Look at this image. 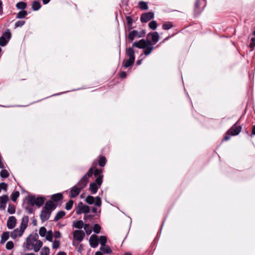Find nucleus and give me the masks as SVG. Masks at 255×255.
<instances>
[{
	"mask_svg": "<svg viewBox=\"0 0 255 255\" xmlns=\"http://www.w3.org/2000/svg\"><path fill=\"white\" fill-rule=\"evenodd\" d=\"M38 236L36 233L34 235H30L26 240V242L23 243V247L26 248V250H34L35 252H38L42 246V242L38 240Z\"/></svg>",
	"mask_w": 255,
	"mask_h": 255,
	"instance_id": "nucleus-1",
	"label": "nucleus"
},
{
	"mask_svg": "<svg viewBox=\"0 0 255 255\" xmlns=\"http://www.w3.org/2000/svg\"><path fill=\"white\" fill-rule=\"evenodd\" d=\"M103 169H96L94 172V176L96 177L95 181L92 182L90 184L89 189L92 194H95L98 188L101 186L103 182Z\"/></svg>",
	"mask_w": 255,
	"mask_h": 255,
	"instance_id": "nucleus-2",
	"label": "nucleus"
},
{
	"mask_svg": "<svg viewBox=\"0 0 255 255\" xmlns=\"http://www.w3.org/2000/svg\"><path fill=\"white\" fill-rule=\"evenodd\" d=\"M56 208L55 205L51 201H48L43 207L40 215V219L42 222L47 221L50 217L52 212Z\"/></svg>",
	"mask_w": 255,
	"mask_h": 255,
	"instance_id": "nucleus-3",
	"label": "nucleus"
},
{
	"mask_svg": "<svg viewBox=\"0 0 255 255\" xmlns=\"http://www.w3.org/2000/svg\"><path fill=\"white\" fill-rule=\"evenodd\" d=\"M29 218L28 216H24L21 220L19 229L16 228L11 232L10 237L13 239H16L17 237H21L27 227Z\"/></svg>",
	"mask_w": 255,
	"mask_h": 255,
	"instance_id": "nucleus-4",
	"label": "nucleus"
},
{
	"mask_svg": "<svg viewBox=\"0 0 255 255\" xmlns=\"http://www.w3.org/2000/svg\"><path fill=\"white\" fill-rule=\"evenodd\" d=\"M242 126L240 125V120H239L226 133L223 141L228 140L231 136L238 135L242 130Z\"/></svg>",
	"mask_w": 255,
	"mask_h": 255,
	"instance_id": "nucleus-5",
	"label": "nucleus"
},
{
	"mask_svg": "<svg viewBox=\"0 0 255 255\" xmlns=\"http://www.w3.org/2000/svg\"><path fill=\"white\" fill-rule=\"evenodd\" d=\"M86 186V185L80 180L76 185L74 186L70 189L69 193L70 197L74 198L77 197L80 194L81 191Z\"/></svg>",
	"mask_w": 255,
	"mask_h": 255,
	"instance_id": "nucleus-6",
	"label": "nucleus"
},
{
	"mask_svg": "<svg viewBox=\"0 0 255 255\" xmlns=\"http://www.w3.org/2000/svg\"><path fill=\"white\" fill-rule=\"evenodd\" d=\"M85 201L90 205H92L94 203L95 205L98 207H100L102 204L101 199L99 196L94 198V197L89 195L86 197Z\"/></svg>",
	"mask_w": 255,
	"mask_h": 255,
	"instance_id": "nucleus-7",
	"label": "nucleus"
},
{
	"mask_svg": "<svg viewBox=\"0 0 255 255\" xmlns=\"http://www.w3.org/2000/svg\"><path fill=\"white\" fill-rule=\"evenodd\" d=\"M90 210V207L88 205H84L82 202H80L78 205L76 212L77 214L79 215L82 213H88Z\"/></svg>",
	"mask_w": 255,
	"mask_h": 255,
	"instance_id": "nucleus-8",
	"label": "nucleus"
},
{
	"mask_svg": "<svg viewBox=\"0 0 255 255\" xmlns=\"http://www.w3.org/2000/svg\"><path fill=\"white\" fill-rule=\"evenodd\" d=\"M98 169L96 168L95 166H93L89 169L88 172L80 179V181L82 182L85 185H87L89 178L92 176L93 174L94 175L95 170Z\"/></svg>",
	"mask_w": 255,
	"mask_h": 255,
	"instance_id": "nucleus-9",
	"label": "nucleus"
},
{
	"mask_svg": "<svg viewBox=\"0 0 255 255\" xmlns=\"http://www.w3.org/2000/svg\"><path fill=\"white\" fill-rule=\"evenodd\" d=\"M145 33L144 30H142L140 32L137 30H132L128 33V39L130 41H132L135 37H141L143 36Z\"/></svg>",
	"mask_w": 255,
	"mask_h": 255,
	"instance_id": "nucleus-10",
	"label": "nucleus"
},
{
	"mask_svg": "<svg viewBox=\"0 0 255 255\" xmlns=\"http://www.w3.org/2000/svg\"><path fill=\"white\" fill-rule=\"evenodd\" d=\"M73 235L74 240L79 242H82L85 236L84 232L81 230L74 231L73 233Z\"/></svg>",
	"mask_w": 255,
	"mask_h": 255,
	"instance_id": "nucleus-11",
	"label": "nucleus"
},
{
	"mask_svg": "<svg viewBox=\"0 0 255 255\" xmlns=\"http://www.w3.org/2000/svg\"><path fill=\"white\" fill-rule=\"evenodd\" d=\"M150 40L142 39L138 41H136L133 43L132 47H137L140 49L145 48V47H147L148 45H150Z\"/></svg>",
	"mask_w": 255,
	"mask_h": 255,
	"instance_id": "nucleus-12",
	"label": "nucleus"
},
{
	"mask_svg": "<svg viewBox=\"0 0 255 255\" xmlns=\"http://www.w3.org/2000/svg\"><path fill=\"white\" fill-rule=\"evenodd\" d=\"M159 39V34L157 32L149 33L147 35V40L150 39L153 45L156 43Z\"/></svg>",
	"mask_w": 255,
	"mask_h": 255,
	"instance_id": "nucleus-13",
	"label": "nucleus"
},
{
	"mask_svg": "<svg viewBox=\"0 0 255 255\" xmlns=\"http://www.w3.org/2000/svg\"><path fill=\"white\" fill-rule=\"evenodd\" d=\"M154 13L152 12H148L143 13L140 17V20L142 23H145L152 19Z\"/></svg>",
	"mask_w": 255,
	"mask_h": 255,
	"instance_id": "nucleus-14",
	"label": "nucleus"
},
{
	"mask_svg": "<svg viewBox=\"0 0 255 255\" xmlns=\"http://www.w3.org/2000/svg\"><path fill=\"white\" fill-rule=\"evenodd\" d=\"M98 238L96 235H92L89 240L90 245L92 248H95L98 245Z\"/></svg>",
	"mask_w": 255,
	"mask_h": 255,
	"instance_id": "nucleus-15",
	"label": "nucleus"
},
{
	"mask_svg": "<svg viewBox=\"0 0 255 255\" xmlns=\"http://www.w3.org/2000/svg\"><path fill=\"white\" fill-rule=\"evenodd\" d=\"M8 201V197L6 195L0 196V209L4 210L5 208L6 203Z\"/></svg>",
	"mask_w": 255,
	"mask_h": 255,
	"instance_id": "nucleus-16",
	"label": "nucleus"
},
{
	"mask_svg": "<svg viewBox=\"0 0 255 255\" xmlns=\"http://www.w3.org/2000/svg\"><path fill=\"white\" fill-rule=\"evenodd\" d=\"M16 218L14 216H11L8 218L7 221V227L9 229L14 228L16 224Z\"/></svg>",
	"mask_w": 255,
	"mask_h": 255,
	"instance_id": "nucleus-17",
	"label": "nucleus"
},
{
	"mask_svg": "<svg viewBox=\"0 0 255 255\" xmlns=\"http://www.w3.org/2000/svg\"><path fill=\"white\" fill-rule=\"evenodd\" d=\"M203 0H196L194 5V12L195 15H198L201 12V10L199 8L200 5Z\"/></svg>",
	"mask_w": 255,
	"mask_h": 255,
	"instance_id": "nucleus-18",
	"label": "nucleus"
},
{
	"mask_svg": "<svg viewBox=\"0 0 255 255\" xmlns=\"http://www.w3.org/2000/svg\"><path fill=\"white\" fill-rule=\"evenodd\" d=\"M153 48L154 47H153V44L150 40V45L148 44V46L144 48V50L143 51V54L145 55H149L152 51Z\"/></svg>",
	"mask_w": 255,
	"mask_h": 255,
	"instance_id": "nucleus-19",
	"label": "nucleus"
},
{
	"mask_svg": "<svg viewBox=\"0 0 255 255\" xmlns=\"http://www.w3.org/2000/svg\"><path fill=\"white\" fill-rule=\"evenodd\" d=\"M63 198V194L62 193H57L53 194L51 196V200L55 202H57Z\"/></svg>",
	"mask_w": 255,
	"mask_h": 255,
	"instance_id": "nucleus-20",
	"label": "nucleus"
},
{
	"mask_svg": "<svg viewBox=\"0 0 255 255\" xmlns=\"http://www.w3.org/2000/svg\"><path fill=\"white\" fill-rule=\"evenodd\" d=\"M126 55L131 59L135 60L134 51L132 48L129 47L126 49Z\"/></svg>",
	"mask_w": 255,
	"mask_h": 255,
	"instance_id": "nucleus-21",
	"label": "nucleus"
},
{
	"mask_svg": "<svg viewBox=\"0 0 255 255\" xmlns=\"http://www.w3.org/2000/svg\"><path fill=\"white\" fill-rule=\"evenodd\" d=\"M84 225L83 221L82 220L75 221L73 223V227L79 229L83 228Z\"/></svg>",
	"mask_w": 255,
	"mask_h": 255,
	"instance_id": "nucleus-22",
	"label": "nucleus"
},
{
	"mask_svg": "<svg viewBox=\"0 0 255 255\" xmlns=\"http://www.w3.org/2000/svg\"><path fill=\"white\" fill-rule=\"evenodd\" d=\"M134 60L128 58V59H125L123 61V65L125 68H128L131 66L134 63Z\"/></svg>",
	"mask_w": 255,
	"mask_h": 255,
	"instance_id": "nucleus-23",
	"label": "nucleus"
},
{
	"mask_svg": "<svg viewBox=\"0 0 255 255\" xmlns=\"http://www.w3.org/2000/svg\"><path fill=\"white\" fill-rule=\"evenodd\" d=\"M41 7V4L39 1L34 0L31 4V7L33 10L37 11L39 10Z\"/></svg>",
	"mask_w": 255,
	"mask_h": 255,
	"instance_id": "nucleus-24",
	"label": "nucleus"
},
{
	"mask_svg": "<svg viewBox=\"0 0 255 255\" xmlns=\"http://www.w3.org/2000/svg\"><path fill=\"white\" fill-rule=\"evenodd\" d=\"M36 198L34 195H29L27 198V204L31 205L34 206L35 203H36Z\"/></svg>",
	"mask_w": 255,
	"mask_h": 255,
	"instance_id": "nucleus-25",
	"label": "nucleus"
},
{
	"mask_svg": "<svg viewBox=\"0 0 255 255\" xmlns=\"http://www.w3.org/2000/svg\"><path fill=\"white\" fill-rule=\"evenodd\" d=\"M9 232H3L1 236V240L0 243L3 244L9 238Z\"/></svg>",
	"mask_w": 255,
	"mask_h": 255,
	"instance_id": "nucleus-26",
	"label": "nucleus"
},
{
	"mask_svg": "<svg viewBox=\"0 0 255 255\" xmlns=\"http://www.w3.org/2000/svg\"><path fill=\"white\" fill-rule=\"evenodd\" d=\"M65 214L66 213L64 211H60L58 212L56 214L53 221L54 222L58 221L59 220L62 219L65 215Z\"/></svg>",
	"mask_w": 255,
	"mask_h": 255,
	"instance_id": "nucleus-27",
	"label": "nucleus"
},
{
	"mask_svg": "<svg viewBox=\"0 0 255 255\" xmlns=\"http://www.w3.org/2000/svg\"><path fill=\"white\" fill-rule=\"evenodd\" d=\"M107 161V160L104 156H103V155L99 156L98 164L101 167H104L106 165Z\"/></svg>",
	"mask_w": 255,
	"mask_h": 255,
	"instance_id": "nucleus-28",
	"label": "nucleus"
},
{
	"mask_svg": "<svg viewBox=\"0 0 255 255\" xmlns=\"http://www.w3.org/2000/svg\"><path fill=\"white\" fill-rule=\"evenodd\" d=\"M27 14V12L26 10H21L17 13L16 18L19 19L23 18L25 17Z\"/></svg>",
	"mask_w": 255,
	"mask_h": 255,
	"instance_id": "nucleus-29",
	"label": "nucleus"
},
{
	"mask_svg": "<svg viewBox=\"0 0 255 255\" xmlns=\"http://www.w3.org/2000/svg\"><path fill=\"white\" fill-rule=\"evenodd\" d=\"M44 198L42 197H37L36 198V203H35V205L39 207H41L44 204Z\"/></svg>",
	"mask_w": 255,
	"mask_h": 255,
	"instance_id": "nucleus-30",
	"label": "nucleus"
},
{
	"mask_svg": "<svg viewBox=\"0 0 255 255\" xmlns=\"http://www.w3.org/2000/svg\"><path fill=\"white\" fill-rule=\"evenodd\" d=\"M27 4L24 1H20L16 4V7L18 9L24 10L26 8Z\"/></svg>",
	"mask_w": 255,
	"mask_h": 255,
	"instance_id": "nucleus-31",
	"label": "nucleus"
},
{
	"mask_svg": "<svg viewBox=\"0 0 255 255\" xmlns=\"http://www.w3.org/2000/svg\"><path fill=\"white\" fill-rule=\"evenodd\" d=\"M46 237V239L49 241V242H52V239H53V232L51 230H49L48 231H47L45 236Z\"/></svg>",
	"mask_w": 255,
	"mask_h": 255,
	"instance_id": "nucleus-32",
	"label": "nucleus"
},
{
	"mask_svg": "<svg viewBox=\"0 0 255 255\" xmlns=\"http://www.w3.org/2000/svg\"><path fill=\"white\" fill-rule=\"evenodd\" d=\"M139 7L143 10H147L148 8V5L146 2L140 1L138 3Z\"/></svg>",
	"mask_w": 255,
	"mask_h": 255,
	"instance_id": "nucleus-33",
	"label": "nucleus"
},
{
	"mask_svg": "<svg viewBox=\"0 0 255 255\" xmlns=\"http://www.w3.org/2000/svg\"><path fill=\"white\" fill-rule=\"evenodd\" d=\"M11 36V34L9 29H6V30L2 35V36L8 40L10 39Z\"/></svg>",
	"mask_w": 255,
	"mask_h": 255,
	"instance_id": "nucleus-34",
	"label": "nucleus"
},
{
	"mask_svg": "<svg viewBox=\"0 0 255 255\" xmlns=\"http://www.w3.org/2000/svg\"><path fill=\"white\" fill-rule=\"evenodd\" d=\"M83 228H84V229L87 235H89L91 234L92 230L90 226V224H85Z\"/></svg>",
	"mask_w": 255,
	"mask_h": 255,
	"instance_id": "nucleus-35",
	"label": "nucleus"
},
{
	"mask_svg": "<svg viewBox=\"0 0 255 255\" xmlns=\"http://www.w3.org/2000/svg\"><path fill=\"white\" fill-rule=\"evenodd\" d=\"M173 26V25L170 21L166 22L162 25V28L164 30H168L172 28Z\"/></svg>",
	"mask_w": 255,
	"mask_h": 255,
	"instance_id": "nucleus-36",
	"label": "nucleus"
},
{
	"mask_svg": "<svg viewBox=\"0 0 255 255\" xmlns=\"http://www.w3.org/2000/svg\"><path fill=\"white\" fill-rule=\"evenodd\" d=\"M126 20L127 22V25L128 27V29L130 30L132 28V19L130 16H126Z\"/></svg>",
	"mask_w": 255,
	"mask_h": 255,
	"instance_id": "nucleus-37",
	"label": "nucleus"
},
{
	"mask_svg": "<svg viewBox=\"0 0 255 255\" xmlns=\"http://www.w3.org/2000/svg\"><path fill=\"white\" fill-rule=\"evenodd\" d=\"M19 196V192L17 191L12 193L11 195V199L12 201L15 202L17 200V198Z\"/></svg>",
	"mask_w": 255,
	"mask_h": 255,
	"instance_id": "nucleus-38",
	"label": "nucleus"
},
{
	"mask_svg": "<svg viewBox=\"0 0 255 255\" xmlns=\"http://www.w3.org/2000/svg\"><path fill=\"white\" fill-rule=\"evenodd\" d=\"M101 250L105 253L111 254L112 252L111 249L109 246H102Z\"/></svg>",
	"mask_w": 255,
	"mask_h": 255,
	"instance_id": "nucleus-39",
	"label": "nucleus"
},
{
	"mask_svg": "<svg viewBox=\"0 0 255 255\" xmlns=\"http://www.w3.org/2000/svg\"><path fill=\"white\" fill-rule=\"evenodd\" d=\"M40 255H49V249L48 247H44L40 251Z\"/></svg>",
	"mask_w": 255,
	"mask_h": 255,
	"instance_id": "nucleus-40",
	"label": "nucleus"
},
{
	"mask_svg": "<svg viewBox=\"0 0 255 255\" xmlns=\"http://www.w3.org/2000/svg\"><path fill=\"white\" fill-rule=\"evenodd\" d=\"M99 243L102 246H104L107 243V237L105 236H101L100 237L99 239Z\"/></svg>",
	"mask_w": 255,
	"mask_h": 255,
	"instance_id": "nucleus-41",
	"label": "nucleus"
},
{
	"mask_svg": "<svg viewBox=\"0 0 255 255\" xmlns=\"http://www.w3.org/2000/svg\"><path fill=\"white\" fill-rule=\"evenodd\" d=\"M47 232V231L44 227H41L39 229V235L42 237H45Z\"/></svg>",
	"mask_w": 255,
	"mask_h": 255,
	"instance_id": "nucleus-42",
	"label": "nucleus"
},
{
	"mask_svg": "<svg viewBox=\"0 0 255 255\" xmlns=\"http://www.w3.org/2000/svg\"><path fill=\"white\" fill-rule=\"evenodd\" d=\"M7 212L11 214H14L15 212V206L13 205L9 204L7 208Z\"/></svg>",
	"mask_w": 255,
	"mask_h": 255,
	"instance_id": "nucleus-43",
	"label": "nucleus"
},
{
	"mask_svg": "<svg viewBox=\"0 0 255 255\" xmlns=\"http://www.w3.org/2000/svg\"><path fill=\"white\" fill-rule=\"evenodd\" d=\"M74 201L72 200H70L68 202L66 203L65 206V209L67 210H70L73 207Z\"/></svg>",
	"mask_w": 255,
	"mask_h": 255,
	"instance_id": "nucleus-44",
	"label": "nucleus"
},
{
	"mask_svg": "<svg viewBox=\"0 0 255 255\" xmlns=\"http://www.w3.org/2000/svg\"><path fill=\"white\" fill-rule=\"evenodd\" d=\"M148 26L151 29L155 30L157 27V23L156 21L152 20L148 23Z\"/></svg>",
	"mask_w": 255,
	"mask_h": 255,
	"instance_id": "nucleus-45",
	"label": "nucleus"
},
{
	"mask_svg": "<svg viewBox=\"0 0 255 255\" xmlns=\"http://www.w3.org/2000/svg\"><path fill=\"white\" fill-rule=\"evenodd\" d=\"M25 21L24 20H18L15 23L14 28L22 27L25 24Z\"/></svg>",
	"mask_w": 255,
	"mask_h": 255,
	"instance_id": "nucleus-46",
	"label": "nucleus"
},
{
	"mask_svg": "<svg viewBox=\"0 0 255 255\" xmlns=\"http://www.w3.org/2000/svg\"><path fill=\"white\" fill-rule=\"evenodd\" d=\"M0 176L2 178H7L9 176V173L6 169H3L0 171Z\"/></svg>",
	"mask_w": 255,
	"mask_h": 255,
	"instance_id": "nucleus-47",
	"label": "nucleus"
},
{
	"mask_svg": "<svg viewBox=\"0 0 255 255\" xmlns=\"http://www.w3.org/2000/svg\"><path fill=\"white\" fill-rule=\"evenodd\" d=\"M101 228L99 224H96L94 225L93 231L94 233H95L96 234L99 233L101 231Z\"/></svg>",
	"mask_w": 255,
	"mask_h": 255,
	"instance_id": "nucleus-48",
	"label": "nucleus"
},
{
	"mask_svg": "<svg viewBox=\"0 0 255 255\" xmlns=\"http://www.w3.org/2000/svg\"><path fill=\"white\" fill-rule=\"evenodd\" d=\"M8 40L6 39L3 36H1L0 37V45L1 46H4L6 44V43L8 42Z\"/></svg>",
	"mask_w": 255,
	"mask_h": 255,
	"instance_id": "nucleus-49",
	"label": "nucleus"
},
{
	"mask_svg": "<svg viewBox=\"0 0 255 255\" xmlns=\"http://www.w3.org/2000/svg\"><path fill=\"white\" fill-rule=\"evenodd\" d=\"M14 247L13 243L12 241L7 242L5 247L7 250H11Z\"/></svg>",
	"mask_w": 255,
	"mask_h": 255,
	"instance_id": "nucleus-50",
	"label": "nucleus"
},
{
	"mask_svg": "<svg viewBox=\"0 0 255 255\" xmlns=\"http://www.w3.org/2000/svg\"><path fill=\"white\" fill-rule=\"evenodd\" d=\"M60 246V242L58 240H55L52 244V248L53 249H58Z\"/></svg>",
	"mask_w": 255,
	"mask_h": 255,
	"instance_id": "nucleus-51",
	"label": "nucleus"
},
{
	"mask_svg": "<svg viewBox=\"0 0 255 255\" xmlns=\"http://www.w3.org/2000/svg\"><path fill=\"white\" fill-rule=\"evenodd\" d=\"M7 184L4 182H1L0 183V189L1 190V189L6 190L7 189Z\"/></svg>",
	"mask_w": 255,
	"mask_h": 255,
	"instance_id": "nucleus-52",
	"label": "nucleus"
},
{
	"mask_svg": "<svg viewBox=\"0 0 255 255\" xmlns=\"http://www.w3.org/2000/svg\"><path fill=\"white\" fill-rule=\"evenodd\" d=\"M255 46V38L253 37L251 38V42L250 44V48L253 49Z\"/></svg>",
	"mask_w": 255,
	"mask_h": 255,
	"instance_id": "nucleus-53",
	"label": "nucleus"
},
{
	"mask_svg": "<svg viewBox=\"0 0 255 255\" xmlns=\"http://www.w3.org/2000/svg\"><path fill=\"white\" fill-rule=\"evenodd\" d=\"M54 237L56 238V239H58V238H60L61 237V233L59 231H55L54 232Z\"/></svg>",
	"mask_w": 255,
	"mask_h": 255,
	"instance_id": "nucleus-54",
	"label": "nucleus"
},
{
	"mask_svg": "<svg viewBox=\"0 0 255 255\" xmlns=\"http://www.w3.org/2000/svg\"><path fill=\"white\" fill-rule=\"evenodd\" d=\"M25 209L29 214H32L33 213V209L32 208V207H25Z\"/></svg>",
	"mask_w": 255,
	"mask_h": 255,
	"instance_id": "nucleus-55",
	"label": "nucleus"
},
{
	"mask_svg": "<svg viewBox=\"0 0 255 255\" xmlns=\"http://www.w3.org/2000/svg\"><path fill=\"white\" fill-rule=\"evenodd\" d=\"M127 76V74L126 72L122 71L120 73V77L121 78H125Z\"/></svg>",
	"mask_w": 255,
	"mask_h": 255,
	"instance_id": "nucleus-56",
	"label": "nucleus"
},
{
	"mask_svg": "<svg viewBox=\"0 0 255 255\" xmlns=\"http://www.w3.org/2000/svg\"><path fill=\"white\" fill-rule=\"evenodd\" d=\"M255 135V125L253 126L252 129V132L251 136Z\"/></svg>",
	"mask_w": 255,
	"mask_h": 255,
	"instance_id": "nucleus-57",
	"label": "nucleus"
},
{
	"mask_svg": "<svg viewBox=\"0 0 255 255\" xmlns=\"http://www.w3.org/2000/svg\"><path fill=\"white\" fill-rule=\"evenodd\" d=\"M2 13V2L0 0V14Z\"/></svg>",
	"mask_w": 255,
	"mask_h": 255,
	"instance_id": "nucleus-58",
	"label": "nucleus"
},
{
	"mask_svg": "<svg viewBox=\"0 0 255 255\" xmlns=\"http://www.w3.org/2000/svg\"><path fill=\"white\" fill-rule=\"evenodd\" d=\"M92 212L95 213H97V209L95 207H93L92 208Z\"/></svg>",
	"mask_w": 255,
	"mask_h": 255,
	"instance_id": "nucleus-59",
	"label": "nucleus"
},
{
	"mask_svg": "<svg viewBox=\"0 0 255 255\" xmlns=\"http://www.w3.org/2000/svg\"><path fill=\"white\" fill-rule=\"evenodd\" d=\"M50 1V0H42V2H43V4H47Z\"/></svg>",
	"mask_w": 255,
	"mask_h": 255,
	"instance_id": "nucleus-60",
	"label": "nucleus"
},
{
	"mask_svg": "<svg viewBox=\"0 0 255 255\" xmlns=\"http://www.w3.org/2000/svg\"><path fill=\"white\" fill-rule=\"evenodd\" d=\"M56 255H66V254L64 252H60Z\"/></svg>",
	"mask_w": 255,
	"mask_h": 255,
	"instance_id": "nucleus-61",
	"label": "nucleus"
},
{
	"mask_svg": "<svg viewBox=\"0 0 255 255\" xmlns=\"http://www.w3.org/2000/svg\"><path fill=\"white\" fill-rule=\"evenodd\" d=\"M93 217V215H87V216H85V217H84V219H87V218H92V217Z\"/></svg>",
	"mask_w": 255,
	"mask_h": 255,
	"instance_id": "nucleus-62",
	"label": "nucleus"
},
{
	"mask_svg": "<svg viewBox=\"0 0 255 255\" xmlns=\"http://www.w3.org/2000/svg\"><path fill=\"white\" fill-rule=\"evenodd\" d=\"M95 255H103V254L101 252L98 251L95 253Z\"/></svg>",
	"mask_w": 255,
	"mask_h": 255,
	"instance_id": "nucleus-63",
	"label": "nucleus"
},
{
	"mask_svg": "<svg viewBox=\"0 0 255 255\" xmlns=\"http://www.w3.org/2000/svg\"><path fill=\"white\" fill-rule=\"evenodd\" d=\"M124 255H132L130 253L127 252L125 253Z\"/></svg>",
	"mask_w": 255,
	"mask_h": 255,
	"instance_id": "nucleus-64",
	"label": "nucleus"
}]
</instances>
